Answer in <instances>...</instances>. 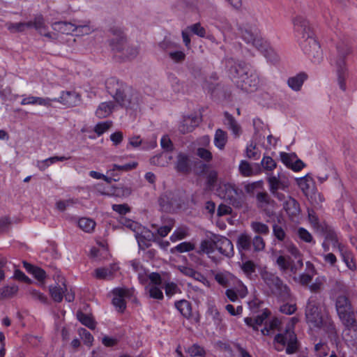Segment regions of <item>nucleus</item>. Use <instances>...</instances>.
I'll use <instances>...</instances> for the list:
<instances>
[{"mask_svg": "<svg viewBox=\"0 0 357 357\" xmlns=\"http://www.w3.org/2000/svg\"><path fill=\"white\" fill-rule=\"evenodd\" d=\"M174 225V221L172 219H168L164 226L157 229L158 234L161 237H165L168 235Z\"/></svg>", "mask_w": 357, "mask_h": 357, "instance_id": "nucleus-50", "label": "nucleus"}, {"mask_svg": "<svg viewBox=\"0 0 357 357\" xmlns=\"http://www.w3.org/2000/svg\"><path fill=\"white\" fill-rule=\"evenodd\" d=\"M197 155L200 158H202V160L206 161V162H209L212 160V153L211 152L205 149V148H198L197 150Z\"/></svg>", "mask_w": 357, "mask_h": 357, "instance_id": "nucleus-64", "label": "nucleus"}, {"mask_svg": "<svg viewBox=\"0 0 357 357\" xmlns=\"http://www.w3.org/2000/svg\"><path fill=\"white\" fill-rule=\"evenodd\" d=\"M257 205L259 208L266 210L268 206H273L275 202L266 192H261L256 196Z\"/></svg>", "mask_w": 357, "mask_h": 357, "instance_id": "nucleus-27", "label": "nucleus"}, {"mask_svg": "<svg viewBox=\"0 0 357 357\" xmlns=\"http://www.w3.org/2000/svg\"><path fill=\"white\" fill-rule=\"evenodd\" d=\"M24 267L30 272L32 273L33 276L38 280L42 281L45 278L46 273L40 268L33 266L31 264L24 262Z\"/></svg>", "mask_w": 357, "mask_h": 357, "instance_id": "nucleus-43", "label": "nucleus"}, {"mask_svg": "<svg viewBox=\"0 0 357 357\" xmlns=\"http://www.w3.org/2000/svg\"><path fill=\"white\" fill-rule=\"evenodd\" d=\"M112 126L111 121H104L98 123L94 128V131L98 136L102 135L106 132Z\"/></svg>", "mask_w": 357, "mask_h": 357, "instance_id": "nucleus-60", "label": "nucleus"}, {"mask_svg": "<svg viewBox=\"0 0 357 357\" xmlns=\"http://www.w3.org/2000/svg\"><path fill=\"white\" fill-rule=\"evenodd\" d=\"M261 165L267 171H272L276 167V162L270 156H264Z\"/></svg>", "mask_w": 357, "mask_h": 357, "instance_id": "nucleus-55", "label": "nucleus"}, {"mask_svg": "<svg viewBox=\"0 0 357 357\" xmlns=\"http://www.w3.org/2000/svg\"><path fill=\"white\" fill-rule=\"evenodd\" d=\"M215 246L220 254L227 257L230 258L234 254L231 241L225 236H215Z\"/></svg>", "mask_w": 357, "mask_h": 357, "instance_id": "nucleus-14", "label": "nucleus"}, {"mask_svg": "<svg viewBox=\"0 0 357 357\" xmlns=\"http://www.w3.org/2000/svg\"><path fill=\"white\" fill-rule=\"evenodd\" d=\"M106 89L116 102L123 107L135 109L139 104L138 93L114 77L106 81Z\"/></svg>", "mask_w": 357, "mask_h": 357, "instance_id": "nucleus-2", "label": "nucleus"}, {"mask_svg": "<svg viewBox=\"0 0 357 357\" xmlns=\"http://www.w3.org/2000/svg\"><path fill=\"white\" fill-rule=\"evenodd\" d=\"M54 278L56 284L50 286V294L55 302L60 303L63 300L64 293L67 291L66 281L64 278L59 274L54 275Z\"/></svg>", "mask_w": 357, "mask_h": 357, "instance_id": "nucleus-13", "label": "nucleus"}, {"mask_svg": "<svg viewBox=\"0 0 357 357\" xmlns=\"http://www.w3.org/2000/svg\"><path fill=\"white\" fill-rule=\"evenodd\" d=\"M77 317L83 325L91 329H93L95 328V322L89 315L83 313L81 311H78L77 312Z\"/></svg>", "mask_w": 357, "mask_h": 357, "instance_id": "nucleus-46", "label": "nucleus"}, {"mask_svg": "<svg viewBox=\"0 0 357 357\" xmlns=\"http://www.w3.org/2000/svg\"><path fill=\"white\" fill-rule=\"evenodd\" d=\"M209 316L212 317L215 324H219L221 321V316L218 309L214 305H211L207 311Z\"/></svg>", "mask_w": 357, "mask_h": 357, "instance_id": "nucleus-62", "label": "nucleus"}, {"mask_svg": "<svg viewBox=\"0 0 357 357\" xmlns=\"http://www.w3.org/2000/svg\"><path fill=\"white\" fill-rule=\"evenodd\" d=\"M294 31L299 42L314 37L313 30L308 20L301 15L296 16L293 20Z\"/></svg>", "mask_w": 357, "mask_h": 357, "instance_id": "nucleus-10", "label": "nucleus"}, {"mask_svg": "<svg viewBox=\"0 0 357 357\" xmlns=\"http://www.w3.org/2000/svg\"><path fill=\"white\" fill-rule=\"evenodd\" d=\"M246 157L249 159L258 160L261 156V151L252 142L246 147Z\"/></svg>", "mask_w": 357, "mask_h": 357, "instance_id": "nucleus-45", "label": "nucleus"}, {"mask_svg": "<svg viewBox=\"0 0 357 357\" xmlns=\"http://www.w3.org/2000/svg\"><path fill=\"white\" fill-rule=\"evenodd\" d=\"M54 30L63 34H70L77 30V21L73 22H56L52 24Z\"/></svg>", "mask_w": 357, "mask_h": 357, "instance_id": "nucleus-19", "label": "nucleus"}, {"mask_svg": "<svg viewBox=\"0 0 357 357\" xmlns=\"http://www.w3.org/2000/svg\"><path fill=\"white\" fill-rule=\"evenodd\" d=\"M195 249V245L190 242L185 241L179 243L174 248H171V253H175L176 252L183 253L185 252H189Z\"/></svg>", "mask_w": 357, "mask_h": 357, "instance_id": "nucleus-44", "label": "nucleus"}, {"mask_svg": "<svg viewBox=\"0 0 357 357\" xmlns=\"http://www.w3.org/2000/svg\"><path fill=\"white\" fill-rule=\"evenodd\" d=\"M239 31L242 38L247 43H251L257 49L261 52H266V56L273 63L278 61V56L271 49L268 50L267 41L259 36L260 31L256 20L252 22H247L239 26Z\"/></svg>", "mask_w": 357, "mask_h": 357, "instance_id": "nucleus-3", "label": "nucleus"}, {"mask_svg": "<svg viewBox=\"0 0 357 357\" xmlns=\"http://www.w3.org/2000/svg\"><path fill=\"white\" fill-rule=\"evenodd\" d=\"M160 47L161 49L166 51L168 54L169 51H173L176 49H178V47H179V45L168 40H164L160 43Z\"/></svg>", "mask_w": 357, "mask_h": 357, "instance_id": "nucleus-59", "label": "nucleus"}, {"mask_svg": "<svg viewBox=\"0 0 357 357\" xmlns=\"http://www.w3.org/2000/svg\"><path fill=\"white\" fill-rule=\"evenodd\" d=\"M215 236L212 240H204L201 242L199 246V252L210 255L213 253L215 250Z\"/></svg>", "mask_w": 357, "mask_h": 357, "instance_id": "nucleus-41", "label": "nucleus"}, {"mask_svg": "<svg viewBox=\"0 0 357 357\" xmlns=\"http://www.w3.org/2000/svg\"><path fill=\"white\" fill-rule=\"evenodd\" d=\"M80 101V96L77 92L66 91L61 93L56 102H59L67 107H75L79 105Z\"/></svg>", "mask_w": 357, "mask_h": 357, "instance_id": "nucleus-15", "label": "nucleus"}, {"mask_svg": "<svg viewBox=\"0 0 357 357\" xmlns=\"http://www.w3.org/2000/svg\"><path fill=\"white\" fill-rule=\"evenodd\" d=\"M92 31L93 29L89 26V22H77V30L75 32L77 34L87 35Z\"/></svg>", "mask_w": 357, "mask_h": 357, "instance_id": "nucleus-53", "label": "nucleus"}, {"mask_svg": "<svg viewBox=\"0 0 357 357\" xmlns=\"http://www.w3.org/2000/svg\"><path fill=\"white\" fill-rule=\"evenodd\" d=\"M18 287L17 285H7L0 289V300L13 297L17 294Z\"/></svg>", "mask_w": 357, "mask_h": 357, "instance_id": "nucleus-39", "label": "nucleus"}, {"mask_svg": "<svg viewBox=\"0 0 357 357\" xmlns=\"http://www.w3.org/2000/svg\"><path fill=\"white\" fill-rule=\"evenodd\" d=\"M7 29L11 33H17V32H22L26 29L31 28V24L27 22H17V23H12L9 22L6 24Z\"/></svg>", "mask_w": 357, "mask_h": 357, "instance_id": "nucleus-38", "label": "nucleus"}, {"mask_svg": "<svg viewBox=\"0 0 357 357\" xmlns=\"http://www.w3.org/2000/svg\"><path fill=\"white\" fill-rule=\"evenodd\" d=\"M176 308L185 318L189 319L192 315V307L190 302L186 300H181L175 303Z\"/></svg>", "mask_w": 357, "mask_h": 357, "instance_id": "nucleus-33", "label": "nucleus"}, {"mask_svg": "<svg viewBox=\"0 0 357 357\" xmlns=\"http://www.w3.org/2000/svg\"><path fill=\"white\" fill-rule=\"evenodd\" d=\"M224 116L225 124L231 130L234 135H238L241 131V128L234 116L227 112L224 113Z\"/></svg>", "mask_w": 357, "mask_h": 357, "instance_id": "nucleus-34", "label": "nucleus"}, {"mask_svg": "<svg viewBox=\"0 0 357 357\" xmlns=\"http://www.w3.org/2000/svg\"><path fill=\"white\" fill-rule=\"evenodd\" d=\"M236 246L240 252L248 251L252 248V237L246 234H241L237 238Z\"/></svg>", "mask_w": 357, "mask_h": 357, "instance_id": "nucleus-26", "label": "nucleus"}, {"mask_svg": "<svg viewBox=\"0 0 357 357\" xmlns=\"http://www.w3.org/2000/svg\"><path fill=\"white\" fill-rule=\"evenodd\" d=\"M109 44L113 51L120 52L125 50L126 37L121 27H111L109 30Z\"/></svg>", "mask_w": 357, "mask_h": 357, "instance_id": "nucleus-12", "label": "nucleus"}, {"mask_svg": "<svg viewBox=\"0 0 357 357\" xmlns=\"http://www.w3.org/2000/svg\"><path fill=\"white\" fill-rule=\"evenodd\" d=\"M241 270L248 277L255 272L256 266L252 261L248 260L241 265Z\"/></svg>", "mask_w": 357, "mask_h": 357, "instance_id": "nucleus-54", "label": "nucleus"}, {"mask_svg": "<svg viewBox=\"0 0 357 357\" xmlns=\"http://www.w3.org/2000/svg\"><path fill=\"white\" fill-rule=\"evenodd\" d=\"M269 315L270 312L268 310H265L256 317H246L245 318L244 321L245 323L248 326L252 327L253 330L258 331V327L264 323V321L268 317Z\"/></svg>", "mask_w": 357, "mask_h": 357, "instance_id": "nucleus-20", "label": "nucleus"}, {"mask_svg": "<svg viewBox=\"0 0 357 357\" xmlns=\"http://www.w3.org/2000/svg\"><path fill=\"white\" fill-rule=\"evenodd\" d=\"M168 56L171 60L175 63H181L185 59V54L183 51L177 49L169 51Z\"/></svg>", "mask_w": 357, "mask_h": 357, "instance_id": "nucleus-52", "label": "nucleus"}, {"mask_svg": "<svg viewBox=\"0 0 357 357\" xmlns=\"http://www.w3.org/2000/svg\"><path fill=\"white\" fill-rule=\"evenodd\" d=\"M335 308L340 319L348 329L357 327L355 312L350 301L346 296L342 295L337 297Z\"/></svg>", "mask_w": 357, "mask_h": 357, "instance_id": "nucleus-4", "label": "nucleus"}, {"mask_svg": "<svg viewBox=\"0 0 357 357\" xmlns=\"http://www.w3.org/2000/svg\"><path fill=\"white\" fill-rule=\"evenodd\" d=\"M298 235L299 238L305 243H313L315 242L313 240L312 234L305 228L300 227L298 229Z\"/></svg>", "mask_w": 357, "mask_h": 357, "instance_id": "nucleus-56", "label": "nucleus"}, {"mask_svg": "<svg viewBox=\"0 0 357 357\" xmlns=\"http://www.w3.org/2000/svg\"><path fill=\"white\" fill-rule=\"evenodd\" d=\"M188 353L192 357L195 356H204L205 355V351L203 347H200L198 344H193L188 349Z\"/></svg>", "mask_w": 357, "mask_h": 357, "instance_id": "nucleus-57", "label": "nucleus"}, {"mask_svg": "<svg viewBox=\"0 0 357 357\" xmlns=\"http://www.w3.org/2000/svg\"><path fill=\"white\" fill-rule=\"evenodd\" d=\"M135 238L137 241L138 245L140 249L144 250L149 248L151 245L150 242H149L144 237V235L139 231H137V234H135Z\"/></svg>", "mask_w": 357, "mask_h": 357, "instance_id": "nucleus-63", "label": "nucleus"}, {"mask_svg": "<svg viewBox=\"0 0 357 357\" xmlns=\"http://www.w3.org/2000/svg\"><path fill=\"white\" fill-rule=\"evenodd\" d=\"M118 270L119 266L116 264H112L107 267L96 268L95 270V276L100 280H111Z\"/></svg>", "mask_w": 357, "mask_h": 357, "instance_id": "nucleus-17", "label": "nucleus"}, {"mask_svg": "<svg viewBox=\"0 0 357 357\" xmlns=\"http://www.w3.org/2000/svg\"><path fill=\"white\" fill-rule=\"evenodd\" d=\"M270 192L279 201H284L286 198L283 192H288L290 186L289 178L284 174H271L267 177Z\"/></svg>", "mask_w": 357, "mask_h": 357, "instance_id": "nucleus-7", "label": "nucleus"}, {"mask_svg": "<svg viewBox=\"0 0 357 357\" xmlns=\"http://www.w3.org/2000/svg\"><path fill=\"white\" fill-rule=\"evenodd\" d=\"M239 172L243 176H251L255 172L250 164L246 160H241L239 165Z\"/></svg>", "mask_w": 357, "mask_h": 357, "instance_id": "nucleus-49", "label": "nucleus"}, {"mask_svg": "<svg viewBox=\"0 0 357 357\" xmlns=\"http://www.w3.org/2000/svg\"><path fill=\"white\" fill-rule=\"evenodd\" d=\"M230 76L238 88L246 92L255 91L259 86L258 75L249 65L243 61H235L229 59L227 61Z\"/></svg>", "mask_w": 357, "mask_h": 357, "instance_id": "nucleus-1", "label": "nucleus"}, {"mask_svg": "<svg viewBox=\"0 0 357 357\" xmlns=\"http://www.w3.org/2000/svg\"><path fill=\"white\" fill-rule=\"evenodd\" d=\"M265 245L266 243L264 238L259 235H255L253 238H252V247H253L255 252H260L264 250Z\"/></svg>", "mask_w": 357, "mask_h": 357, "instance_id": "nucleus-51", "label": "nucleus"}, {"mask_svg": "<svg viewBox=\"0 0 357 357\" xmlns=\"http://www.w3.org/2000/svg\"><path fill=\"white\" fill-rule=\"evenodd\" d=\"M79 227L85 232H91L96 226V222L90 218H82L78 221Z\"/></svg>", "mask_w": 357, "mask_h": 357, "instance_id": "nucleus-40", "label": "nucleus"}, {"mask_svg": "<svg viewBox=\"0 0 357 357\" xmlns=\"http://www.w3.org/2000/svg\"><path fill=\"white\" fill-rule=\"evenodd\" d=\"M260 276L271 294L282 299H287L289 297V289L288 287L283 283L278 275L271 272L263 270L260 273Z\"/></svg>", "mask_w": 357, "mask_h": 357, "instance_id": "nucleus-5", "label": "nucleus"}, {"mask_svg": "<svg viewBox=\"0 0 357 357\" xmlns=\"http://www.w3.org/2000/svg\"><path fill=\"white\" fill-rule=\"evenodd\" d=\"M299 43L303 52L313 63H319L321 61L322 52L314 37L301 40Z\"/></svg>", "mask_w": 357, "mask_h": 357, "instance_id": "nucleus-11", "label": "nucleus"}, {"mask_svg": "<svg viewBox=\"0 0 357 357\" xmlns=\"http://www.w3.org/2000/svg\"><path fill=\"white\" fill-rule=\"evenodd\" d=\"M305 318L307 324L314 328H320L326 322L314 296H311L308 300L305 309Z\"/></svg>", "mask_w": 357, "mask_h": 357, "instance_id": "nucleus-9", "label": "nucleus"}, {"mask_svg": "<svg viewBox=\"0 0 357 357\" xmlns=\"http://www.w3.org/2000/svg\"><path fill=\"white\" fill-rule=\"evenodd\" d=\"M145 289L150 298L158 300L163 298V293L159 286L146 285Z\"/></svg>", "mask_w": 357, "mask_h": 357, "instance_id": "nucleus-42", "label": "nucleus"}, {"mask_svg": "<svg viewBox=\"0 0 357 357\" xmlns=\"http://www.w3.org/2000/svg\"><path fill=\"white\" fill-rule=\"evenodd\" d=\"M252 229L258 234L267 235L269 233L268 227L260 222H252L251 223Z\"/></svg>", "mask_w": 357, "mask_h": 357, "instance_id": "nucleus-48", "label": "nucleus"}, {"mask_svg": "<svg viewBox=\"0 0 357 357\" xmlns=\"http://www.w3.org/2000/svg\"><path fill=\"white\" fill-rule=\"evenodd\" d=\"M308 220L312 228L318 233L319 231H323L326 229V223L325 222H320L319 219L314 211V210L308 209Z\"/></svg>", "mask_w": 357, "mask_h": 357, "instance_id": "nucleus-29", "label": "nucleus"}, {"mask_svg": "<svg viewBox=\"0 0 357 357\" xmlns=\"http://www.w3.org/2000/svg\"><path fill=\"white\" fill-rule=\"evenodd\" d=\"M68 158H69L66 157V156L50 157L49 158H47L45 160L38 162V167L40 170L43 171L47 167H48L50 165H51L52 164H54L56 162H63V161L68 160Z\"/></svg>", "mask_w": 357, "mask_h": 357, "instance_id": "nucleus-35", "label": "nucleus"}, {"mask_svg": "<svg viewBox=\"0 0 357 357\" xmlns=\"http://www.w3.org/2000/svg\"><path fill=\"white\" fill-rule=\"evenodd\" d=\"M176 169L178 172L188 173L190 170L189 158L184 153H179L177 156Z\"/></svg>", "mask_w": 357, "mask_h": 357, "instance_id": "nucleus-32", "label": "nucleus"}, {"mask_svg": "<svg viewBox=\"0 0 357 357\" xmlns=\"http://www.w3.org/2000/svg\"><path fill=\"white\" fill-rule=\"evenodd\" d=\"M132 270L137 273L141 284H145L148 282L147 273L139 261L133 260L130 261Z\"/></svg>", "mask_w": 357, "mask_h": 357, "instance_id": "nucleus-30", "label": "nucleus"}, {"mask_svg": "<svg viewBox=\"0 0 357 357\" xmlns=\"http://www.w3.org/2000/svg\"><path fill=\"white\" fill-rule=\"evenodd\" d=\"M337 54L333 60V63L336 68L337 74V80L340 88L342 91L346 90L345 79L347 75L346 68L345 57L350 54L351 48L347 44L343 43L337 46Z\"/></svg>", "mask_w": 357, "mask_h": 357, "instance_id": "nucleus-6", "label": "nucleus"}, {"mask_svg": "<svg viewBox=\"0 0 357 357\" xmlns=\"http://www.w3.org/2000/svg\"><path fill=\"white\" fill-rule=\"evenodd\" d=\"M199 124V119L196 116L185 118L179 126V130L183 133L190 132Z\"/></svg>", "mask_w": 357, "mask_h": 357, "instance_id": "nucleus-28", "label": "nucleus"}, {"mask_svg": "<svg viewBox=\"0 0 357 357\" xmlns=\"http://www.w3.org/2000/svg\"><path fill=\"white\" fill-rule=\"evenodd\" d=\"M306 79V74L299 73L295 76L289 77L287 80V84L292 90L298 91L301 90Z\"/></svg>", "mask_w": 357, "mask_h": 357, "instance_id": "nucleus-25", "label": "nucleus"}, {"mask_svg": "<svg viewBox=\"0 0 357 357\" xmlns=\"http://www.w3.org/2000/svg\"><path fill=\"white\" fill-rule=\"evenodd\" d=\"M190 31H192L194 34L204 38L206 36V29L201 26L200 23H195L188 27Z\"/></svg>", "mask_w": 357, "mask_h": 357, "instance_id": "nucleus-58", "label": "nucleus"}, {"mask_svg": "<svg viewBox=\"0 0 357 357\" xmlns=\"http://www.w3.org/2000/svg\"><path fill=\"white\" fill-rule=\"evenodd\" d=\"M283 207L289 217L291 218L297 217L301 212L300 204L291 197H288L287 199L284 200Z\"/></svg>", "mask_w": 357, "mask_h": 357, "instance_id": "nucleus-18", "label": "nucleus"}, {"mask_svg": "<svg viewBox=\"0 0 357 357\" xmlns=\"http://www.w3.org/2000/svg\"><path fill=\"white\" fill-rule=\"evenodd\" d=\"M273 233L275 237L280 241H282L286 238V233L284 230V229L278 225H274L273 227Z\"/></svg>", "mask_w": 357, "mask_h": 357, "instance_id": "nucleus-61", "label": "nucleus"}, {"mask_svg": "<svg viewBox=\"0 0 357 357\" xmlns=\"http://www.w3.org/2000/svg\"><path fill=\"white\" fill-rule=\"evenodd\" d=\"M29 23H31V28L33 27L40 35L52 38V35L50 32H47V26L45 25V20L41 15L36 16L33 21H29Z\"/></svg>", "mask_w": 357, "mask_h": 357, "instance_id": "nucleus-22", "label": "nucleus"}, {"mask_svg": "<svg viewBox=\"0 0 357 357\" xmlns=\"http://www.w3.org/2000/svg\"><path fill=\"white\" fill-rule=\"evenodd\" d=\"M275 348L277 351H282L285 346L286 353L287 354H295L298 349V343L294 332L290 329H287L282 333H278L275 335Z\"/></svg>", "mask_w": 357, "mask_h": 357, "instance_id": "nucleus-8", "label": "nucleus"}, {"mask_svg": "<svg viewBox=\"0 0 357 357\" xmlns=\"http://www.w3.org/2000/svg\"><path fill=\"white\" fill-rule=\"evenodd\" d=\"M114 104L112 102H104L99 105L96 111L97 117L102 119L108 116L114 109Z\"/></svg>", "mask_w": 357, "mask_h": 357, "instance_id": "nucleus-31", "label": "nucleus"}, {"mask_svg": "<svg viewBox=\"0 0 357 357\" xmlns=\"http://www.w3.org/2000/svg\"><path fill=\"white\" fill-rule=\"evenodd\" d=\"M178 269L185 276L192 278L197 281L202 282L203 284L208 283V280L204 275L195 271L191 267L186 266H178Z\"/></svg>", "mask_w": 357, "mask_h": 357, "instance_id": "nucleus-21", "label": "nucleus"}, {"mask_svg": "<svg viewBox=\"0 0 357 357\" xmlns=\"http://www.w3.org/2000/svg\"><path fill=\"white\" fill-rule=\"evenodd\" d=\"M128 293V290L122 288H116L113 290L114 297L112 303L119 312H122L126 309V305L124 297H126Z\"/></svg>", "mask_w": 357, "mask_h": 357, "instance_id": "nucleus-16", "label": "nucleus"}, {"mask_svg": "<svg viewBox=\"0 0 357 357\" xmlns=\"http://www.w3.org/2000/svg\"><path fill=\"white\" fill-rule=\"evenodd\" d=\"M137 166V162H132L130 163H126L125 165H112V167L107 171V174L114 176V174H113V172L119 171V172H128L130 170H132L135 169Z\"/></svg>", "mask_w": 357, "mask_h": 357, "instance_id": "nucleus-36", "label": "nucleus"}, {"mask_svg": "<svg viewBox=\"0 0 357 357\" xmlns=\"http://www.w3.org/2000/svg\"><path fill=\"white\" fill-rule=\"evenodd\" d=\"M318 233L324 236L325 241L331 242L333 247H337L340 251L342 252V249L338 243L337 235L330 226L326 224V229H324L323 231H319Z\"/></svg>", "mask_w": 357, "mask_h": 357, "instance_id": "nucleus-24", "label": "nucleus"}, {"mask_svg": "<svg viewBox=\"0 0 357 357\" xmlns=\"http://www.w3.org/2000/svg\"><path fill=\"white\" fill-rule=\"evenodd\" d=\"M220 190L224 192L223 198L228 200L230 204H234L236 202V197L238 195L237 190L235 186L230 183H226L220 187Z\"/></svg>", "mask_w": 357, "mask_h": 357, "instance_id": "nucleus-23", "label": "nucleus"}, {"mask_svg": "<svg viewBox=\"0 0 357 357\" xmlns=\"http://www.w3.org/2000/svg\"><path fill=\"white\" fill-rule=\"evenodd\" d=\"M227 141V137L226 132L223 131L221 129H218L215 132L214 137L215 146L220 149H223Z\"/></svg>", "mask_w": 357, "mask_h": 357, "instance_id": "nucleus-37", "label": "nucleus"}, {"mask_svg": "<svg viewBox=\"0 0 357 357\" xmlns=\"http://www.w3.org/2000/svg\"><path fill=\"white\" fill-rule=\"evenodd\" d=\"M188 235V230L186 227H178L171 235L170 240L172 242H176L185 238Z\"/></svg>", "mask_w": 357, "mask_h": 357, "instance_id": "nucleus-47", "label": "nucleus"}]
</instances>
